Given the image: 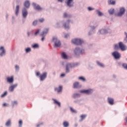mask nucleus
Returning a JSON list of instances; mask_svg holds the SVG:
<instances>
[{
    "label": "nucleus",
    "mask_w": 127,
    "mask_h": 127,
    "mask_svg": "<svg viewBox=\"0 0 127 127\" xmlns=\"http://www.w3.org/2000/svg\"><path fill=\"white\" fill-rule=\"evenodd\" d=\"M37 22H38V21H37V20H35V21H34L33 22V25L34 26H35L37 24Z\"/></svg>",
    "instance_id": "nucleus-36"
},
{
    "label": "nucleus",
    "mask_w": 127,
    "mask_h": 127,
    "mask_svg": "<svg viewBox=\"0 0 127 127\" xmlns=\"http://www.w3.org/2000/svg\"><path fill=\"white\" fill-rule=\"evenodd\" d=\"M39 21L41 23L43 22L44 21V18H41L39 19Z\"/></svg>",
    "instance_id": "nucleus-45"
},
{
    "label": "nucleus",
    "mask_w": 127,
    "mask_h": 127,
    "mask_svg": "<svg viewBox=\"0 0 127 127\" xmlns=\"http://www.w3.org/2000/svg\"><path fill=\"white\" fill-rule=\"evenodd\" d=\"M74 53L76 55L78 53H80V54H83V53H85V50H81V51H80V49L79 48H76L74 50Z\"/></svg>",
    "instance_id": "nucleus-6"
},
{
    "label": "nucleus",
    "mask_w": 127,
    "mask_h": 127,
    "mask_svg": "<svg viewBox=\"0 0 127 127\" xmlns=\"http://www.w3.org/2000/svg\"><path fill=\"white\" fill-rule=\"evenodd\" d=\"M6 95H7V92H5L3 94H1V97L2 98H3V97H5V96H6Z\"/></svg>",
    "instance_id": "nucleus-37"
},
{
    "label": "nucleus",
    "mask_w": 127,
    "mask_h": 127,
    "mask_svg": "<svg viewBox=\"0 0 127 127\" xmlns=\"http://www.w3.org/2000/svg\"><path fill=\"white\" fill-rule=\"evenodd\" d=\"M41 125H42V124L37 125V127H40V126H41Z\"/></svg>",
    "instance_id": "nucleus-53"
},
{
    "label": "nucleus",
    "mask_w": 127,
    "mask_h": 127,
    "mask_svg": "<svg viewBox=\"0 0 127 127\" xmlns=\"http://www.w3.org/2000/svg\"><path fill=\"white\" fill-rule=\"evenodd\" d=\"M12 106H14V105H17V101H13L12 103Z\"/></svg>",
    "instance_id": "nucleus-44"
},
{
    "label": "nucleus",
    "mask_w": 127,
    "mask_h": 127,
    "mask_svg": "<svg viewBox=\"0 0 127 127\" xmlns=\"http://www.w3.org/2000/svg\"><path fill=\"white\" fill-rule=\"evenodd\" d=\"M25 50H26V53H28V52H30V51H31V49H30V48H29L26 49Z\"/></svg>",
    "instance_id": "nucleus-38"
},
{
    "label": "nucleus",
    "mask_w": 127,
    "mask_h": 127,
    "mask_svg": "<svg viewBox=\"0 0 127 127\" xmlns=\"http://www.w3.org/2000/svg\"><path fill=\"white\" fill-rule=\"evenodd\" d=\"M72 43L75 44L76 45H81L83 43V41L79 39H75L72 40Z\"/></svg>",
    "instance_id": "nucleus-2"
},
{
    "label": "nucleus",
    "mask_w": 127,
    "mask_h": 127,
    "mask_svg": "<svg viewBox=\"0 0 127 127\" xmlns=\"http://www.w3.org/2000/svg\"><path fill=\"white\" fill-rule=\"evenodd\" d=\"M32 4L35 9H38V10H41V9H42V8H41V7H40V6H39V5H36L35 3H33Z\"/></svg>",
    "instance_id": "nucleus-11"
},
{
    "label": "nucleus",
    "mask_w": 127,
    "mask_h": 127,
    "mask_svg": "<svg viewBox=\"0 0 127 127\" xmlns=\"http://www.w3.org/2000/svg\"><path fill=\"white\" fill-rule=\"evenodd\" d=\"M11 123V121L9 120L7 121V122L5 124V126H6V127H9L10 126V124Z\"/></svg>",
    "instance_id": "nucleus-28"
},
{
    "label": "nucleus",
    "mask_w": 127,
    "mask_h": 127,
    "mask_svg": "<svg viewBox=\"0 0 127 127\" xmlns=\"http://www.w3.org/2000/svg\"><path fill=\"white\" fill-rule=\"evenodd\" d=\"M77 97H80V94L78 93H75L73 94V98H77Z\"/></svg>",
    "instance_id": "nucleus-34"
},
{
    "label": "nucleus",
    "mask_w": 127,
    "mask_h": 127,
    "mask_svg": "<svg viewBox=\"0 0 127 127\" xmlns=\"http://www.w3.org/2000/svg\"><path fill=\"white\" fill-rule=\"evenodd\" d=\"M58 1H60V2H63V0H58Z\"/></svg>",
    "instance_id": "nucleus-54"
},
{
    "label": "nucleus",
    "mask_w": 127,
    "mask_h": 127,
    "mask_svg": "<svg viewBox=\"0 0 127 127\" xmlns=\"http://www.w3.org/2000/svg\"><path fill=\"white\" fill-rule=\"evenodd\" d=\"M70 110L71 112H72V113H73L74 114L77 113V111L75 109H73V108H72V107H70Z\"/></svg>",
    "instance_id": "nucleus-30"
},
{
    "label": "nucleus",
    "mask_w": 127,
    "mask_h": 127,
    "mask_svg": "<svg viewBox=\"0 0 127 127\" xmlns=\"http://www.w3.org/2000/svg\"><path fill=\"white\" fill-rule=\"evenodd\" d=\"M88 10H93V9H93L91 7H88Z\"/></svg>",
    "instance_id": "nucleus-49"
},
{
    "label": "nucleus",
    "mask_w": 127,
    "mask_h": 127,
    "mask_svg": "<svg viewBox=\"0 0 127 127\" xmlns=\"http://www.w3.org/2000/svg\"><path fill=\"white\" fill-rule=\"evenodd\" d=\"M123 66L124 67V68H125V69H127V64H123Z\"/></svg>",
    "instance_id": "nucleus-43"
},
{
    "label": "nucleus",
    "mask_w": 127,
    "mask_h": 127,
    "mask_svg": "<svg viewBox=\"0 0 127 127\" xmlns=\"http://www.w3.org/2000/svg\"><path fill=\"white\" fill-rule=\"evenodd\" d=\"M70 17V15H68L67 13H64V17Z\"/></svg>",
    "instance_id": "nucleus-40"
},
{
    "label": "nucleus",
    "mask_w": 127,
    "mask_h": 127,
    "mask_svg": "<svg viewBox=\"0 0 127 127\" xmlns=\"http://www.w3.org/2000/svg\"><path fill=\"white\" fill-rule=\"evenodd\" d=\"M80 118L81 119V121H83V120H84V119H85V118H86V115H82L80 116Z\"/></svg>",
    "instance_id": "nucleus-41"
},
{
    "label": "nucleus",
    "mask_w": 127,
    "mask_h": 127,
    "mask_svg": "<svg viewBox=\"0 0 127 127\" xmlns=\"http://www.w3.org/2000/svg\"><path fill=\"white\" fill-rule=\"evenodd\" d=\"M109 12L110 14H113V13L115 12V9H110L109 10Z\"/></svg>",
    "instance_id": "nucleus-29"
},
{
    "label": "nucleus",
    "mask_w": 127,
    "mask_h": 127,
    "mask_svg": "<svg viewBox=\"0 0 127 127\" xmlns=\"http://www.w3.org/2000/svg\"><path fill=\"white\" fill-rule=\"evenodd\" d=\"M78 79L79 80H81V81H83V82H85L86 81V79H85V78H84V77L83 76L79 77Z\"/></svg>",
    "instance_id": "nucleus-32"
},
{
    "label": "nucleus",
    "mask_w": 127,
    "mask_h": 127,
    "mask_svg": "<svg viewBox=\"0 0 127 127\" xmlns=\"http://www.w3.org/2000/svg\"><path fill=\"white\" fill-rule=\"evenodd\" d=\"M64 76H65V74H62L61 75V77H64Z\"/></svg>",
    "instance_id": "nucleus-55"
},
{
    "label": "nucleus",
    "mask_w": 127,
    "mask_h": 127,
    "mask_svg": "<svg viewBox=\"0 0 127 127\" xmlns=\"http://www.w3.org/2000/svg\"><path fill=\"white\" fill-rule=\"evenodd\" d=\"M19 11V5H17L16 6V9H15V14H16V15H18Z\"/></svg>",
    "instance_id": "nucleus-23"
},
{
    "label": "nucleus",
    "mask_w": 127,
    "mask_h": 127,
    "mask_svg": "<svg viewBox=\"0 0 127 127\" xmlns=\"http://www.w3.org/2000/svg\"><path fill=\"white\" fill-rule=\"evenodd\" d=\"M62 57L64 59H67V55L64 52L62 54Z\"/></svg>",
    "instance_id": "nucleus-26"
},
{
    "label": "nucleus",
    "mask_w": 127,
    "mask_h": 127,
    "mask_svg": "<svg viewBox=\"0 0 127 127\" xmlns=\"http://www.w3.org/2000/svg\"><path fill=\"white\" fill-rule=\"evenodd\" d=\"M46 77H47V73L44 72L42 75H40V78L41 81H44L46 79Z\"/></svg>",
    "instance_id": "nucleus-9"
},
{
    "label": "nucleus",
    "mask_w": 127,
    "mask_h": 127,
    "mask_svg": "<svg viewBox=\"0 0 127 127\" xmlns=\"http://www.w3.org/2000/svg\"><path fill=\"white\" fill-rule=\"evenodd\" d=\"M63 126L64 127H69V123L67 121H64L63 123Z\"/></svg>",
    "instance_id": "nucleus-24"
},
{
    "label": "nucleus",
    "mask_w": 127,
    "mask_h": 127,
    "mask_svg": "<svg viewBox=\"0 0 127 127\" xmlns=\"http://www.w3.org/2000/svg\"><path fill=\"white\" fill-rule=\"evenodd\" d=\"M125 35H126V38H125V40H126V41H127V33L125 32Z\"/></svg>",
    "instance_id": "nucleus-50"
},
{
    "label": "nucleus",
    "mask_w": 127,
    "mask_h": 127,
    "mask_svg": "<svg viewBox=\"0 0 127 127\" xmlns=\"http://www.w3.org/2000/svg\"><path fill=\"white\" fill-rule=\"evenodd\" d=\"M70 23V20H68L66 23L64 24L63 26H64L65 29H68L69 28V24Z\"/></svg>",
    "instance_id": "nucleus-12"
},
{
    "label": "nucleus",
    "mask_w": 127,
    "mask_h": 127,
    "mask_svg": "<svg viewBox=\"0 0 127 127\" xmlns=\"http://www.w3.org/2000/svg\"><path fill=\"white\" fill-rule=\"evenodd\" d=\"M100 33L101 34H106V33H108V31L106 30L102 29L100 30Z\"/></svg>",
    "instance_id": "nucleus-25"
},
{
    "label": "nucleus",
    "mask_w": 127,
    "mask_h": 127,
    "mask_svg": "<svg viewBox=\"0 0 127 127\" xmlns=\"http://www.w3.org/2000/svg\"><path fill=\"white\" fill-rule=\"evenodd\" d=\"M15 69H16V70H18V69H19V66H18V65H16Z\"/></svg>",
    "instance_id": "nucleus-48"
},
{
    "label": "nucleus",
    "mask_w": 127,
    "mask_h": 127,
    "mask_svg": "<svg viewBox=\"0 0 127 127\" xmlns=\"http://www.w3.org/2000/svg\"><path fill=\"white\" fill-rule=\"evenodd\" d=\"M17 86V85L14 84V85H13L10 86V87L9 88V91L10 92H12L13 91V90H14V88H16Z\"/></svg>",
    "instance_id": "nucleus-17"
},
{
    "label": "nucleus",
    "mask_w": 127,
    "mask_h": 127,
    "mask_svg": "<svg viewBox=\"0 0 127 127\" xmlns=\"http://www.w3.org/2000/svg\"><path fill=\"white\" fill-rule=\"evenodd\" d=\"M3 107H7V104L6 103H3Z\"/></svg>",
    "instance_id": "nucleus-51"
},
{
    "label": "nucleus",
    "mask_w": 127,
    "mask_h": 127,
    "mask_svg": "<svg viewBox=\"0 0 127 127\" xmlns=\"http://www.w3.org/2000/svg\"><path fill=\"white\" fill-rule=\"evenodd\" d=\"M114 48H115V50H118V49H119V48H120V47L118 45H115Z\"/></svg>",
    "instance_id": "nucleus-39"
},
{
    "label": "nucleus",
    "mask_w": 127,
    "mask_h": 127,
    "mask_svg": "<svg viewBox=\"0 0 127 127\" xmlns=\"http://www.w3.org/2000/svg\"><path fill=\"white\" fill-rule=\"evenodd\" d=\"M48 30H49V29L48 28H46L40 34V36L42 37V39H41L42 41H43L44 40V36H45V35H46V34H47V33H48Z\"/></svg>",
    "instance_id": "nucleus-4"
},
{
    "label": "nucleus",
    "mask_w": 127,
    "mask_h": 127,
    "mask_svg": "<svg viewBox=\"0 0 127 127\" xmlns=\"http://www.w3.org/2000/svg\"><path fill=\"white\" fill-rule=\"evenodd\" d=\"M119 48L122 50V51H125V50H127V46L123 43V42H119Z\"/></svg>",
    "instance_id": "nucleus-3"
},
{
    "label": "nucleus",
    "mask_w": 127,
    "mask_h": 127,
    "mask_svg": "<svg viewBox=\"0 0 127 127\" xmlns=\"http://www.w3.org/2000/svg\"><path fill=\"white\" fill-rule=\"evenodd\" d=\"M73 88L77 89L78 88H81V86L79 85V82H76L73 83Z\"/></svg>",
    "instance_id": "nucleus-15"
},
{
    "label": "nucleus",
    "mask_w": 127,
    "mask_h": 127,
    "mask_svg": "<svg viewBox=\"0 0 127 127\" xmlns=\"http://www.w3.org/2000/svg\"><path fill=\"white\" fill-rule=\"evenodd\" d=\"M108 2L109 4H112V5L116 4V1L114 0H109Z\"/></svg>",
    "instance_id": "nucleus-22"
},
{
    "label": "nucleus",
    "mask_w": 127,
    "mask_h": 127,
    "mask_svg": "<svg viewBox=\"0 0 127 127\" xmlns=\"http://www.w3.org/2000/svg\"><path fill=\"white\" fill-rule=\"evenodd\" d=\"M19 127H22V120H19Z\"/></svg>",
    "instance_id": "nucleus-35"
},
{
    "label": "nucleus",
    "mask_w": 127,
    "mask_h": 127,
    "mask_svg": "<svg viewBox=\"0 0 127 127\" xmlns=\"http://www.w3.org/2000/svg\"><path fill=\"white\" fill-rule=\"evenodd\" d=\"M80 93H83L84 94H86V95H90V94H92L93 93V90L92 89H88V90H80Z\"/></svg>",
    "instance_id": "nucleus-5"
},
{
    "label": "nucleus",
    "mask_w": 127,
    "mask_h": 127,
    "mask_svg": "<svg viewBox=\"0 0 127 127\" xmlns=\"http://www.w3.org/2000/svg\"><path fill=\"white\" fill-rule=\"evenodd\" d=\"M0 50H1V51H2L0 53V55L1 56H3V55H4V54H5V50H4V48H3V47H1L0 48Z\"/></svg>",
    "instance_id": "nucleus-14"
},
{
    "label": "nucleus",
    "mask_w": 127,
    "mask_h": 127,
    "mask_svg": "<svg viewBox=\"0 0 127 127\" xmlns=\"http://www.w3.org/2000/svg\"><path fill=\"white\" fill-rule=\"evenodd\" d=\"M39 31H40L39 30H38V31H37L35 33V35H37V34H38V33H39Z\"/></svg>",
    "instance_id": "nucleus-47"
},
{
    "label": "nucleus",
    "mask_w": 127,
    "mask_h": 127,
    "mask_svg": "<svg viewBox=\"0 0 127 127\" xmlns=\"http://www.w3.org/2000/svg\"><path fill=\"white\" fill-rule=\"evenodd\" d=\"M73 2V0H67L66 4L68 6L71 7L73 6V4H71Z\"/></svg>",
    "instance_id": "nucleus-19"
},
{
    "label": "nucleus",
    "mask_w": 127,
    "mask_h": 127,
    "mask_svg": "<svg viewBox=\"0 0 127 127\" xmlns=\"http://www.w3.org/2000/svg\"><path fill=\"white\" fill-rule=\"evenodd\" d=\"M71 66V64H69L66 66V72L68 73L69 72V67Z\"/></svg>",
    "instance_id": "nucleus-27"
},
{
    "label": "nucleus",
    "mask_w": 127,
    "mask_h": 127,
    "mask_svg": "<svg viewBox=\"0 0 127 127\" xmlns=\"http://www.w3.org/2000/svg\"><path fill=\"white\" fill-rule=\"evenodd\" d=\"M30 5V3H29V1L26 0L24 3L25 7L28 8V7H29Z\"/></svg>",
    "instance_id": "nucleus-20"
},
{
    "label": "nucleus",
    "mask_w": 127,
    "mask_h": 127,
    "mask_svg": "<svg viewBox=\"0 0 127 127\" xmlns=\"http://www.w3.org/2000/svg\"><path fill=\"white\" fill-rule=\"evenodd\" d=\"M53 41L55 43V47H60L61 46V42H60V41L57 37H54L53 38Z\"/></svg>",
    "instance_id": "nucleus-1"
},
{
    "label": "nucleus",
    "mask_w": 127,
    "mask_h": 127,
    "mask_svg": "<svg viewBox=\"0 0 127 127\" xmlns=\"http://www.w3.org/2000/svg\"><path fill=\"white\" fill-rule=\"evenodd\" d=\"M7 82L8 83H13L14 79H13V76H11L10 77H7L6 78Z\"/></svg>",
    "instance_id": "nucleus-10"
},
{
    "label": "nucleus",
    "mask_w": 127,
    "mask_h": 127,
    "mask_svg": "<svg viewBox=\"0 0 127 127\" xmlns=\"http://www.w3.org/2000/svg\"><path fill=\"white\" fill-rule=\"evenodd\" d=\"M28 36H29V33H28Z\"/></svg>",
    "instance_id": "nucleus-56"
},
{
    "label": "nucleus",
    "mask_w": 127,
    "mask_h": 127,
    "mask_svg": "<svg viewBox=\"0 0 127 127\" xmlns=\"http://www.w3.org/2000/svg\"><path fill=\"white\" fill-rule=\"evenodd\" d=\"M36 76H39V75H40V73L39 72H38L36 73Z\"/></svg>",
    "instance_id": "nucleus-52"
},
{
    "label": "nucleus",
    "mask_w": 127,
    "mask_h": 127,
    "mask_svg": "<svg viewBox=\"0 0 127 127\" xmlns=\"http://www.w3.org/2000/svg\"><path fill=\"white\" fill-rule=\"evenodd\" d=\"M53 101H54V104H55L56 105H58L59 107H61V103L57 101V100L55 99H53Z\"/></svg>",
    "instance_id": "nucleus-18"
},
{
    "label": "nucleus",
    "mask_w": 127,
    "mask_h": 127,
    "mask_svg": "<svg viewBox=\"0 0 127 127\" xmlns=\"http://www.w3.org/2000/svg\"><path fill=\"white\" fill-rule=\"evenodd\" d=\"M108 103L110 105H114V99L108 97Z\"/></svg>",
    "instance_id": "nucleus-21"
},
{
    "label": "nucleus",
    "mask_w": 127,
    "mask_h": 127,
    "mask_svg": "<svg viewBox=\"0 0 127 127\" xmlns=\"http://www.w3.org/2000/svg\"><path fill=\"white\" fill-rule=\"evenodd\" d=\"M97 63L98 64V65H99V66H100V67H104V64L100 63V62H97Z\"/></svg>",
    "instance_id": "nucleus-31"
},
{
    "label": "nucleus",
    "mask_w": 127,
    "mask_h": 127,
    "mask_svg": "<svg viewBox=\"0 0 127 127\" xmlns=\"http://www.w3.org/2000/svg\"><path fill=\"white\" fill-rule=\"evenodd\" d=\"M22 14L23 17H26V16L27 15V10L25 8H23L22 10Z\"/></svg>",
    "instance_id": "nucleus-16"
},
{
    "label": "nucleus",
    "mask_w": 127,
    "mask_h": 127,
    "mask_svg": "<svg viewBox=\"0 0 127 127\" xmlns=\"http://www.w3.org/2000/svg\"><path fill=\"white\" fill-rule=\"evenodd\" d=\"M96 11L98 13V14L99 16H102V15H103V13H102L99 10H97Z\"/></svg>",
    "instance_id": "nucleus-33"
},
{
    "label": "nucleus",
    "mask_w": 127,
    "mask_h": 127,
    "mask_svg": "<svg viewBox=\"0 0 127 127\" xmlns=\"http://www.w3.org/2000/svg\"><path fill=\"white\" fill-rule=\"evenodd\" d=\"M68 37H69V34H65L64 36V38H68Z\"/></svg>",
    "instance_id": "nucleus-46"
},
{
    "label": "nucleus",
    "mask_w": 127,
    "mask_h": 127,
    "mask_svg": "<svg viewBox=\"0 0 127 127\" xmlns=\"http://www.w3.org/2000/svg\"><path fill=\"white\" fill-rule=\"evenodd\" d=\"M62 89H63V87L62 86L60 85L59 86V88H55V91H57L58 93H61L62 92Z\"/></svg>",
    "instance_id": "nucleus-13"
},
{
    "label": "nucleus",
    "mask_w": 127,
    "mask_h": 127,
    "mask_svg": "<svg viewBox=\"0 0 127 127\" xmlns=\"http://www.w3.org/2000/svg\"><path fill=\"white\" fill-rule=\"evenodd\" d=\"M113 56L115 58V59H120L121 58V55L118 52H114L112 53Z\"/></svg>",
    "instance_id": "nucleus-7"
},
{
    "label": "nucleus",
    "mask_w": 127,
    "mask_h": 127,
    "mask_svg": "<svg viewBox=\"0 0 127 127\" xmlns=\"http://www.w3.org/2000/svg\"><path fill=\"white\" fill-rule=\"evenodd\" d=\"M126 11V9H124V8L122 7L120 9V12L117 14L118 16H122L124 13H125V12Z\"/></svg>",
    "instance_id": "nucleus-8"
},
{
    "label": "nucleus",
    "mask_w": 127,
    "mask_h": 127,
    "mask_svg": "<svg viewBox=\"0 0 127 127\" xmlns=\"http://www.w3.org/2000/svg\"><path fill=\"white\" fill-rule=\"evenodd\" d=\"M33 48H38L39 46L37 44H34L32 46Z\"/></svg>",
    "instance_id": "nucleus-42"
}]
</instances>
